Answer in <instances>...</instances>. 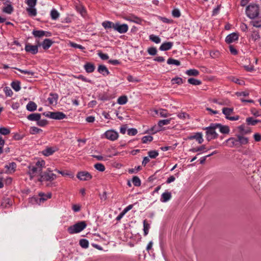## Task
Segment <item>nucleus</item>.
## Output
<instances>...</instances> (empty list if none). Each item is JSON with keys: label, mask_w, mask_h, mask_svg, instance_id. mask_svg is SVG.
I'll return each mask as SVG.
<instances>
[{"label": "nucleus", "mask_w": 261, "mask_h": 261, "mask_svg": "<svg viewBox=\"0 0 261 261\" xmlns=\"http://www.w3.org/2000/svg\"><path fill=\"white\" fill-rule=\"evenodd\" d=\"M45 165V161L43 160L38 161L35 165H31L29 167L28 174L30 175V179L34 177L40 175L41 174L43 167Z\"/></svg>", "instance_id": "nucleus-1"}, {"label": "nucleus", "mask_w": 261, "mask_h": 261, "mask_svg": "<svg viewBox=\"0 0 261 261\" xmlns=\"http://www.w3.org/2000/svg\"><path fill=\"white\" fill-rule=\"evenodd\" d=\"M247 16L250 19H254L259 15V6L255 4H250L246 9Z\"/></svg>", "instance_id": "nucleus-2"}, {"label": "nucleus", "mask_w": 261, "mask_h": 261, "mask_svg": "<svg viewBox=\"0 0 261 261\" xmlns=\"http://www.w3.org/2000/svg\"><path fill=\"white\" fill-rule=\"evenodd\" d=\"M216 129L215 123H211L209 126L205 128V130H206V138L207 141H210L218 138V134L215 131Z\"/></svg>", "instance_id": "nucleus-3"}, {"label": "nucleus", "mask_w": 261, "mask_h": 261, "mask_svg": "<svg viewBox=\"0 0 261 261\" xmlns=\"http://www.w3.org/2000/svg\"><path fill=\"white\" fill-rule=\"evenodd\" d=\"M86 226L87 224L85 221H80L69 227L67 230L70 234L76 233L82 231Z\"/></svg>", "instance_id": "nucleus-4"}, {"label": "nucleus", "mask_w": 261, "mask_h": 261, "mask_svg": "<svg viewBox=\"0 0 261 261\" xmlns=\"http://www.w3.org/2000/svg\"><path fill=\"white\" fill-rule=\"evenodd\" d=\"M57 178V176L56 174L48 172L47 171H45L43 173L41 172L40 174V178L38 179L39 181L42 182L44 181H51L55 180Z\"/></svg>", "instance_id": "nucleus-5"}, {"label": "nucleus", "mask_w": 261, "mask_h": 261, "mask_svg": "<svg viewBox=\"0 0 261 261\" xmlns=\"http://www.w3.org/2000/svg\"><path fill=\"white\" fill-rule=\"evenodd\" d=\"M41 44L39 41L37 42V44L32 45L30 43H27L25 45V50L33 55H36L38 52V47L40 46Z\"/></svg>", "instance_id": "nucleus-6"}, {"label": "nucleus", "mask_w": 261, "mask_h": 261, "mask_svg": "<svg viewBox=\"0 0 261 261\" xmlns=\"http://www.w3.org/2000/svg\"><path fill=\"white\" fill-rule=\"evenodd\" d=\"M128 27L127 24L123 23L121 24L119 22H115L114 30L120 34H124L127 32Z\"/></svg>", "instance_id": "nucleus-7"}, {"label": "nucleus", "mask_w": 261, "mask_h": 261, "mask_svg": "<svg viewBox=\"0 0 261 261\" xmlns=\"http://www.w3.org/2000/svg\"><path fill=\"white\" fill-rule=\"evenodd\" d=\"M51 193H47V194L40 193L39 194V198H37L36 201L37 203L41 204V203L44 202L47 199L51 198Z\"/></svg>", "instance_id": "nucleus-8"}, {"label": "nucleus", "mask_w": 261, "mask_h": 261, "mask_svg": "<svg viewBox=\"0 0 261 261\" xmlns=\"http://www.w3.org/2000/svg\"><path fill=\"white\" fill-rule=\"evenodd\" d=\"M32 34L35 37L41 38L43 36L50 37L51 35V33L43 30H33Z\"/></svg>", "instance_id": "nucleus-9"}, {"label": "nucleus", "mask_w": 261, "mask_h": 261, "mask_svg": "<svg viewBox=\"0 0 261 261\" xmlns=\"http://www.w3.org/2000/svg\"><path fill=\"white\" fill-rule=\"evenodd\" d=\"M223 144H225L229 147H238L239 146V143H238L237 138L231 137L227 139Z\"/></svg>", "instance_id": "nucleus-10"}, {"label": "nucleus", "mask_w": 261, "mask_h": 261, "mask_svg": "<svg viewBox=\"0 0 261 261\" xmlns=\"http://www.w3.org/2000/svg\"><path fill=\"white\" fill-rule=\"evenodd\" d=\"M105 137L107 139L111 141H114L117 139L118 134L117 132L113 130H109L105 133Z\"/></svg>", "instance_id": "nucleus-11"}, {"label": "nucleus", "mask_w": 261, "mask_h": 261, "mask_svg": "<svg viewBox=\"0 0 261 261\" xmlns=\"http://www.w3.org/2000/svg\"><path fill=\"white\" fill-rule=\"evenodd\" d=\"M77 177L81 180H89L92 178V175L87 171L80 172L77 174Z\"/></svg>", "instance_id": "nucleus-12"}, {"label": "nucleus", "mask_w": 261, "mask_h": 261, "mask_svg": "<svg viewBox=\"0 0 261 261\" xmlns=\"http://www.w3.org/2000/svg\"><path fill=\"white\" fill-rule=\"evenodd\" d=\"M239 39V35L237 33H232L227 35L225 38V42L227 43H231L234 41L238 40Z\"/></svg>", "instance_id": "nucleus-13"}, {"label": "nucleus", "mask_w": 261, "mask_h": 261, "mask_svg": "<svg viewBox=\"0 0 261 261\" xmlns=\"http://www.w3.org/2000/svg\"><path fill=\"white\" fill-rule=\"evenodd\" d=\"M51 119L56 120H62L66 118V115L62 112H52Z\"/></svg>", "instance_id": "nucleus-14"}, {"label": "nucleus", "mask_w": 261, "mask_h": 261, "mask_svg": "<svg viewBox=\"0 0 261 261\" xmlns=\"http://www.w3.org/2000/svg\"><path fill=\"white\" fill-rule=\"evenodd\" d=\"M58 97V95L57 93H50L47 98V100L50 105H56Z\"/></svg>", "instance_id": "nucleus-15"}, {"label": "nucleus", "mask_w": 261, "mask_h": 261, "mask_svg": "<svg viewBox=\"0 0 261 261\" xmlns=\"http://www.w3.org/2000/svg\"><path fill=\"white\" fill-rule=\"evenodd\" d=\"M217 128H219L222 134H228L230 132L229 127L227 125H223L220 123H215Z\"/></svg>", "instance_id": "nucleus-16"}, {"label": "nucleus", "mask_w": 261, "mask_h": 261, "mask_svg": "<svg viewBox=\"0 0 261 261\" xmlns=\"http://www.w3.org/2000/svg\"><path fill=\"white\" fill-rule=\"evenodd\" d=\"M236 137L237 138L238 143H239V146L248 143V138L244 137L243 135H237Z\"/></svg>", "instance_id": "nucleus-17"}, {"label": "nucleus", "mask_w": 261, "mask_h": 261, "mask_svg": "<svg viewBox=\"0 0 261 261\" xmlns=\"http://www.w3.org/2000/svg\"><path fill=\"white\" fill-rule=\"evenodd\" d=\"M189 140H196L199 144H201L203 139L202 138V135L201 133H197L194 135L190 136L188 137Z\"/></svg>", "instance_id": "nucleus-18"}, {"label": "nucleus", "mask_w": 261, "mask_h": 261, "mask_svg": "<svg viewBox=\"0 0 261 261\" xmlns=\"http://www.w3.org/2000/svg\"><path fill=\"white\" fill-rule=\"evenodd\" d=\"M54 42L50 39H45L42 43H40V44L44 50H47L53 45Z\"/></svg>", "instance_id": "nucleus-19"}, {"label": "nucleus", "mask_w": 261, "mask_h": 261, "mask_svg": "<svg viewBox=\"0 0 261 261\" xmlns=\"http://www.w3.org/2000/svg\"><path fill=\"white\" fill-rule=\"evenodd\" d=\"M171 197L172 195L171 192L166 191L162 194L160 201L162 202H166L170 200Z\"/></svg>", "instance_id": "nucleus-20"}, {"label": "nucleus", "mask_w": 261, "mask_h": 261, "mask_svg": "<svg viewBox=\"0 0 261 261\" xmlns=\"http://www.w3.org/2000/svg\"><path fill=\"white\" fill-rule=\"evenodd\" d=\"M56 150L57 149L55 147H47L42 150V153L44 155L48 156L53 154Z\"/></svg>", "instance_id": "nucleus-21"}, {"label": "nucleus", "mask_w": 261, "mask_h": 261, "mask_svg": "<svg viewBox=\"0 0 261 261\" xmlns=\"http://www.w3.org/2000/svg\"><path fill=\"white\" fill-rule=\"evenodd\" d=\"M97 71L99 73L102 74L104 76L108 75L110 74V72L105 65H99L98 67Z\"/></svg>", "instance_id": "nucleus-22"}, {"label": "nucleus", "mask_w": 261, "mask_h": 261, "mask_svg": "<svg viewBox=\"0 0 261 261\" xmlns=\"http://www.w3.org/2000/svg\"><path fill=\"white\" fill-rule=\"evenodd\" d=\"M173 43L171 42H166L163 43L160 47V49L162 51H166L170 49L173 46Z\"/></svg>", "instance_id": "nucleus-23"}, {"label": "nucleus", "mask_w": 261, "mask_h": 261, "mask_svg": "<svg viewBox=\"0 0 261 261\" xmlns=\"http://www.w3.org/2000/svg\"><path fill=\"white\" fill-rule=\"evenodd\" d=\"M84 67L87 73H92L94 71L95 69L94 65L90 62L86 63L84 65Z\"/></svg>", "instance_id": "nucleus-24"}, {"label": "nucleus", "mask_w": 261, "mask_h": 261, "mask_svg": "<svg viewBox=\"0 0 261 261\" xmlns=\"http://www.w3.org/2000/svg\"><path fill=\"white\" fill-rule=\"evenodd\" d=\"M106 152L108 153V156L109 158H112L114 156L117 155L119 153L116 151L114 147H111L106 149Z\"/></svg>", "instance_id": "nucleus-25"}, {"label": "nucleus", "mask_w": 261, "mask_h": 261, "mask_svg": "<svg viewBox=\"0 0 261 261\" xmlns=\"http://www.w3.org/2000/svg\"><path fill=\"white\" fill-rule=\"evenodd\" d=\"M5 168L7 169L6 172L9 173L14 172L16 168V164L14 162H11L9 164L6 165Z\"/></svg>", "instance_id": "nucleus-26"}, {"label": "nucleus", "mask_w": 261, "mask_h": 261, "mask_svg": "<svg viewBox=\"0 0 261 261\" xmlns=\"http://www.w3.org/2000/svg\"><path fill=\"white\" fill-rule=\"evenodd\" d=\"M102 26L106 29H113L114 30L115 23L110 21H105L102 22Z\"/></svg>", "instance_id": "nucleus-27"}, {"label": "nucleus", "mask_w": 261, "mask_h": 261, "mask_svg": "<svg viewBox=\"0 0 261 261\" xmlns=\"http://www.w3.org/2000/svg\"><path fill=\"white\" fill-rule=\"evenodd\" d=\"M41 118V114L39 113H32L27 116V119L30 121H37Z\"/></svg>", "instance_id": "nucleus-28"}, {"label": "nucleus", "mask_w": 261, "mask_h": 261, "mask_svg": "<svg viewBox=\"0 0 261 261\" xmlns=\"http://www.w3.org/2000/svg\"><path fill=\"white\" fill-rule=\"evenodd\" d=\"M250 21V24L256 28L261 27V17H257Z\"/></svg>", "instance_id": "nucleus-29"}, {"label": "nucleus", "mask_w": 261, "mask_h": 261, "mask_svg": "<svg viewBox=\"0 0 261 261\" xmlns=\"http://www.w3.org/2000/svg\"><path fill=\"white\" fill-rule=\"evenodd\" d=\"M26 11L30 16L34 17L37 15V10L35 7H29L26 9Z\"/></svg>", "instance_id": "nucleus-30"}, {"label": "nucleus", "mask_w": 261, "mask_h": 261, "mask_svg": "<svg viewBox=\"0 0 261 261\" xmlns=\"http://www.w3.org/2000/svg\"><path fill=\"white\" fill-rule=\"evenodd\" d=\"M37 105L33 101H30L27 105V109L30 112H33L37 109Z\"/></svg>", "instance_id": "nucleus-31"}, {"label": "nucleus", "mask_w": 261, "mask_h": 261, "mask_svg": "<svg viewBox=\"0 0 261 261\" xmlns=\"http://www.w3.org/2000/svg\"><path fill=\"white\" fill-rule=\"evenodd\" d=\"M186 74L189 76H197L199 74V72L196 69H190L186 71Z\"/></svg>", "instance_id": "nucleus-32"}, {"label": "nucleus", "mask_w": 261, "mask_h": 261, "mask_svg": "<svg viewBox=\"0 0 261 261\" xmlns=\"http://www.w3.org/2000/svg\"><path fill=\"white\" fill-rule=\"evenodd\" d=\"M233 111V108H223L222 109V113L225 115V118L227 119V117H229V115L232 113Z\"/></svg>", "instance_id": "nucleus-33"}, {"label": "nucleus", "mask_w": 261, "mask_h": 261, "mask_svg": "<svg viewBox=\"0 0 261 261\" xmlns=\"http://www.w3.org/2000/svg\"><path fill=\"white\" fill-rule=\"evenodd\" d=\"M248 125H255L258 122H261V120L254 119L252 117H248L246 120Z\"/></svg>", "instance_id": "nucleus-34"}, {"label": "nucleus", "mask_w": 261, "mask_h": 261, "mask_svg": "<svg viewBox=\"0 0 261 261\" xmlns=\"http://www.w3.org/2000/svg\"><path fill=\"white\" fill-rule=\"evenodd\" d=\"M12 88L16 92L19 91L20 89V83L18 81H14L11 83Z\"/></svg>", "instance_id": "nucleus-35"}, {"label": "nucleus", "mask_w": 261, "mask_h": 261, "mask_svg": "<svg viewBox=\"0 0 261 261\" xmlns=\"http://www.w3.org/2000/svg\"><path fill=\"white\" fill-rule=\"evenodd\" d=\"M149 228L150 224L147 222L146 220H144L143 221V231L145 236L148 234Z\"/></svg>", "instance_id": "nucleus-36"}, {"label": "nucleus", "mask_w": 261, "mask_h": 261, "mask_svg": "<svg viewBox=\"0 0 261 261\" xmlns=\"http://www.w3.org/2000/svg\"><path fill=\"white\" fill-rule=\"evenodd\" d=\"M14 11L13 7L11 5H7L6 7L3 9V11L6 13L11 14Z\"/></svg>", "instance_id": "nucleus-37"}, {"label": "nucleus", "mask_w": 261, "mask_h": 261, "mask_svg": "<svg viewBox=\"0 0 261 261\" xmlns=\"http://www.w3.org/2000/svg\"><path fill=\"white\" fill-rule=\"evenodd\" d=\"M188 82L189 84L194 86L200 85L201 84V81L200 80L194 78H189Z\"/></svg>", "instance_id": "nucleus-38"}, {"label": "nucleus", "mask_w": 261, "mask_h": 261, "mask_svg": "<svg viewBox=\"0 0 261 261\" xmlns=\"http://www.w3.org/2000/svg\"><path fill=\"white\" fill-rule=\"evenodd\" d=\"M128 99L126 96L123 95L119 97L117 99V103L120 105L125 104L127 102Z\"/></svg>", "instance_id": "nucleus-39"}, {"label": "nucleus", "mask_w": 261, "mask_h": 261, "mask_svg": "<svg viewBox=\"0 0 261 261\" xmlns=\"http://www.w3.org/2000/svg\"><path fill=\"white\" fill-rule=\"evenodd\" d=\"M98 99L101 101H107L111 99V96L107 93L99 94L98 96Z\"/></svg>", "instance_id": "nucleus-40"}, {"label": "nucleus", "mask_w": 261, "mask_h": 261, "mask_svg": "<svg viewBox=\"0 0 261 261\" xmlns=\"http://www.w3.org/2000/svg\"><path fill=\"white\" fill-rule=\"evenodd\" d=\"M172 84H176L177 85H181L185 82V81L181 77H175L171 80Z\"/></svg>", "instance_id": "nucleus-41"}, {"label": "nucleus", "mask_w": 261, "mask_h": 261, "mask_svg": "<svg viewBox=\"0 0 261 261\" xmlns=\"http://www.w3.org/2000/svg\"><path fill=\"white\" fill-rule=\"evenodd\" d=\"M251 113L255 117L261 116V109H257L255 108H252L250 110Z\"/></svg>", "instance_id": "nucleus-42"}, {"label": "nucleus", "mask_w": 261, "mask_h": 261, "mask_svg": "<svg viewBox=\"0 0 261 261\" xmlns=\"http://www.w3.org/2000/svg\"><path fill=\"white\" fill-rule=\"evenodd\" d=\"M171 120V118H170L169 119L161 120L159 121L158 123V126L161 127L164 125H168L170 124Z\"/></svg>", "instance_id": "nucleus-43"}, {"label": "nucleus", "mask_w": 261, "mask_h": 261, "mask_svg": "<svg viewBox=\"0 0 261 261\" xmlns=\"http://www.w3.org/2000/svg\"><path fill=\"white\" fill-rule=\"evenodd\" d=\"M159 114L161 117L166 118L171 115L170 114L168 113L167 110L160 109L159 110Z\"/></svg>", "instance_id": "nucleus-44"}, {"label": "nucleus", "mask_w": 261, "mask_h": 261, "mask_svg": "<svg viewBox=\"0 0 261 261\" xmlns=\"http://www.w3.org/2000/svg\"><path fill=\"white\" fill-rule=\"evenodd\" d=\"M167 63L169 65L173 64L176 66H179L180 65V62L178 60L171 58L168 59Z\"/></svg>", "instance_id": "nucleus-45"}, {"label": "nucleus", "mask_w": 261, "mask_h": 261, "mask_svg": "<svg viewBox=\"0 0 261 261\" xmlns=\"http://www.w3.org/2000/svg\"><path fill=\"white\" fill-rule=\"evenodd\" d=\"M50 16L52 19L56 20L59 17V13L56 9H53L50 12Z\"/></svg>", "instance_id": "nucleus-46"}, {"label": "nucleus", "mask_w": 261, "mask_h": 261, "mask_svg": "<svg viewBox=\"0 0 261 261\" xmlns=\"http://www.w3.org/2000/svg\"><path fill=\"white\" fill-rule=\"evenodd\" d=\"M149 39L151 41H152L155 43H159L161 42V39L160 38V37L159 36L154 35L153 34L150 35L149 36Z\"/></svg>", "instance_id": "nucleus-47"}, {"label": "nucleus", "mask_w": 261, "mask_h": 261, "mask_svg": "<svg viewBox=\"0 0 261 261\" xmlns=\"http://www.w3.org/2000/svg\"><path fill=\"white\" fill-rule=\"evenodd\" d=\"M42 132V130L41 129L36 126H32L30 128V133L33 135L39 134Z\"/></svg>", "instance_id": "nucleus-48"}, {"label": "nucleus", "mask_w": 261, "mask_h": 261, "mask_svg": "<svg viewBox=\"0 0 261 261\" xmlns=\"http://www.w3.org/2000/svg\"><path fill=\"white\" fill-rule=\"evenodd\" d=\"M94 166L96 170L101 172L104 171L106 169L105 166L101 163H96Z\"/></svg>", "instance_id": "nucleus-49"}, {"label": "nucleus", "mask_w": 261, "mask_h": 261, "mask_svg": "<svg viewBox=\"0 0 261 261\" xmlns=\"http://www.w3.org/2000/svg\"><path fill=\"white\" fill-rule=\"evenodd\" d=\"M80 245L83 248H87L89 246V242L86 239H81L80 241Z\"/></svg>", "instance_id": "nucleus-50"}, {"label": "nucleus", "mask_w": 261, "mask_h": 261, "mask_svg": "<svg viewBox=\"0 0 261 261\" xmlns=\"http://www.w3.org/2000/svg\"><path fill=\"white\" fill-rule=\"evenodd\" d=\"M132 182L135 186L139 187L141 182L140 178L138 176H134L132 179Z\"/></svg>", "instance_id": "nucleus-51"}, {"label": "nucleus", "mask_w": 261, "mask_h": 261, "mask_svg": "<svg viewBox=\"0 0 261 261\" xmlns=\"http://www.w3.org/2000/svg\"><path fill=\"white\" fill-rule=\"evenodd\" d=\"M12 68L15 69L19 71L21 73H24V74H28L29 75L34 76V74H35V72H33L32 71H30V70H21V69L17 68L16 67H13Z\"/></svg>", "instance_id": "nucleus-52"}, {"label": "nucleus", "mask_w": 261, "mask_h": 261, "mask_svg": "<svg viewBox=\"0 0 261 261\" xmlns=\"http://www.w3.org/2000/svg\"><path fill=\"white\" fill-rule=\"evenodd\" d=\"M10 133L9 128L5 127H0V134L3 135H7Z\"/></svg>", "instance_id": "nucleus-53"}, {"label": "nucleus", "mask_w": 261, "mask_h": 261, "mask_svg": "<svg viewBox=\"0 0 261 261\" xmlns=\"http://www.w3.org/2000/svg\"><path fill=\"white\" fill-rule=\"evenodd\" d=\"M149 158L155 159L159 155V152L156 150H151L148 152Z\"/></svg>", "instance_id": "nucleus-54"}, {"label": "nucleus", "mask_w": 261, "mask_h": 261, "mask_svg": "<svg viewBox=\"0 0 261 261\" xmlns=\"http://www.w3.org/2000/svg\"><path fill=\"white\" fill-rule=\"evenodd\" d=\"M251 37L254 41L259 40L260 38L259 33L257 31H253Z\"/></svg>", "instance_id": "nucleus-55"}, {"label": "nucleus", "mask_w": 261, "mask_h": 261, "mask_svg": "<svg viewBox=\"0 0 261 261\" xmlns=\"http://www.w3.org/2000/svg\"><path fill=\"white\" fill-rule=\"evenodd\" d=\"M204 149H205V146L204 145H202L200 147H198L197 148H191L189 150V151L191 152H196L201 151L204 150Z\"/></svg>", "instance_id": "nucleus-56"}, {"label": "nucleus", "mask_w": 261, "mask_h": 261, "mask_svg": "<svg viewBox=\"0 0 261 261\" xmlns=\"http://www.w3.org/2000/svg\"><path fill=\"white\" fill-rule=\"evenodd\" d=\"M4 91L7 96H11L13 95L12 90L8 87H6L4 89Z\"/></svg>", "instance_id": "nucleus-57"}, {"label": "nucleus", "mask_w": 261, "mask_h": 261, "mask_svg": "<svg viewBox=\"0 0 261 261\" xmlns=\"http://www.w3.org/2000/svg\"><path fill=\"white\" fill-rule=\"evenodd\" d=\"M220 53L218 50H212L210 52V56L213 58H219Z\"/></svg>", "instance_id": "nucleus-58"}, {"label": "nucleus", "mask_w": 261, "mask_h": 261, "mask_svg": "<svg viewBox=\"0 0 261 261\" xmlns=\"http://www.w3.org/2000/svg\"><path fill=\"white\" fill-rule=\"evenodd\" d=\"M152 140L153 137L151 136H145L142 139V141L143 143H147L148 142H151Z\"/></svg>", "instance_id": "nucleus-59"}, {"label": "nucleus", "mask_w": 261, "mask_h": 261, "mask_svg": "<svg viewBox=\"0 0 261 261\" xmlns=\"http://www.w3.org/2000/svg\"><path fill=\"white\" fill-rule=\"evenodd\" d=\"M177 116L179 119L183 120L186 119L187 118H189V114L185 112L179 113L178 114H177Z\"/></svg>", "instance_id": "nucleus-60"}, {"label": "nucleus", "mask_w": 261, "mask_h": 261, "mask_svg": "<svg viewBox=\"0 0 261 261\" xmlns=\"http://www.w3.org/2000/svg\"><path fill=\"white\" fill-rule=\"evenodd\" d=\"M172 15L174 17L178 18L180 16V12L178 9H174L172 11Z\"/></svg>", "instance_id": "nucleus-61"}, {"label": "nucleus", "mask_w": 261, "mask_h": 261, "mask_svg": "<svg viewBox=\"0 0 261 261\" xmlns=\"http://www.w3.org/2000/svg\"><path fill=\"white\" fill-rule=\"evenodd\" d=\"M221 7V5H218L216 8H215L212 12V16H216L219 13L220 9Z\"/></svg>", "instance_id": "nucleus-62"}, {"label": "nucleus", "mask_w": 261, "mask_h": 261, "mask_svg": "<svg viewBox=\"0 0 261 261\" xmlns=\"http://www.w3.org/2000/svg\"><path fill=\"white\" fill-rule=\"evenodd\" d=\"M148 53L152 56H154L156 54L157 50L155 47H150L147 50Z\"/></svg>", "instance_id": "nucleus-63"}, {"label": "nucleus", "mask_w": 261, "mask_h": 261, "mask_svg": "<svg viewBox=\"0 0 261 261\" xmlns=\"http://www.w3.org/2000/svg\"><path fill=\"white\" fill-rule=\"evenodd\" d=\"M138 133L137 129L134 128H129L127 130V134L129 136H135Z\"/></svg>", "instance_id": "nucleus-64"}]
</instances>
